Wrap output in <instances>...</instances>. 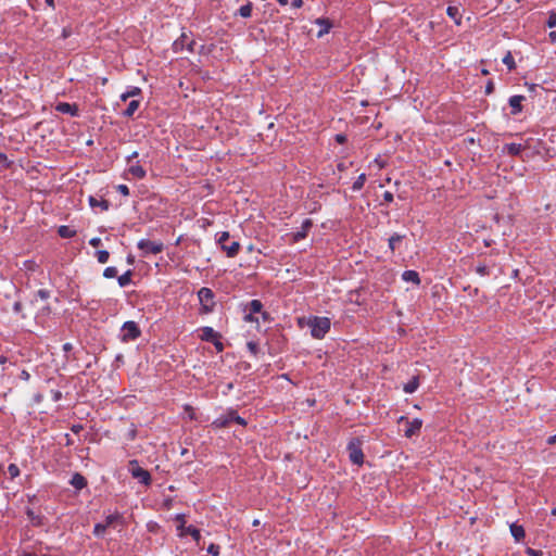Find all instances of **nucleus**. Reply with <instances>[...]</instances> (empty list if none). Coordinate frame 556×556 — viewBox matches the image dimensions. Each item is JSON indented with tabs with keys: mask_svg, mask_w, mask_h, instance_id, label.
I'll list each match as a JSON object with an SVG mask.
<instances>
[{
	"mask_svg": "<svg viewBox=\"0 0 556 556\" xmlns=\"http://www.w3.org/2000/svg\"><path fill=\"white\" fill-rule=\"evenodd\" d=\"M116 276H117L116 267L110 266V267H106L103 271V277H105V278H114Z\"/></svg>",
	"mask_w": 556,
	"mask_h": 556,
	"instance_id": "38",
	"label": "nucleus"
},
{
	"mask_svg": "<svg viewBox=\"0 0 556 556\" xmlns=\"http://www.w3.org/2000/svg\"><path fill=\"white\" fill-rule=\"evenodd\" d=\"M186 534H190L192 536V539L199 544L200 539H201V533H200L199 529H197L193 526H189L182 532H180L181 536H184Z\"/></svg>",
	"mask_w": 556,
	"mask_h": 556,
	"instance_id": "24",
	"label": "nucleus"
},
{
	"mask_svg": "<svg viewBox=\"0 0 556 556\" xmlns=\"http://www.w3.org/2000/svg\"><path fill=\"white\" fill-rule=\"evenodd\" d=\"M194 45V40H189L188 36L182 34L177 40L174 41L173 49L175 52L182 51L184 49L193 52Z\"/></svg>",
	"mask_w": 556,
	"mask_h": 556,
	"instance_id": "8",
	"label": "nucleus"
},
{
	"mask_svg": "<svg viewBox=\"0 0 556 556\" xmlns=\"http://www.w3.org/2000/svg\"><path fill=\"white\" fill-rule=\"evenodd\" d=\"M402 279L406 282H412L416 286L420 285L419 274L416 270H405L402 274Z\"/></svg>",
	"mask_w": 556,
	"mask_h": 556,
	"instance_id": "18",
	"label": "nucleus"
},
{
	"mask_svg": "<svg viewBox=\"0 0 556 556\" xmlns=\"http://www.w3.org/2000/svg\"><path fill=\"white\" fill-rule=\"evenodd\" d=\"M476 271L481 275V276H485V275H489L490 270H489V267L484 264H479L477 267H476Z\"/></svg>",
	"mask_w": 556,
	"mask_h": 556,
	"instance_id": "40",
	"label": "nucleus"
},
{
	"mask_svg": "<svg viewBox=\"0 0 556 556\" xmlns=\"http://www.w3.org/2000/svg\"><path fill=\"white\" fill-rule=\"evenodd\" d=\"M317 25L320 26V29L317 33V37L320 38L324 35L328 34L330 28L332 27V23L328 18L319 17L315 21Z\"/></svg>",
	"mask_w": 556,
	"mask_h": 556,
	"instance_id": "14",
	"label": "nucleus"
},
{
	"mask_svg": "<svg viewBox=\"0 0 556 556\" xmlns=\"http://www.w3.org/2000/svg\"><path fill=\"white\" fill-rule=\"evenodd\" d=\"M366 182V175L361 174L356 180L353 182L352 190L353 191H359Z\"/></svg>",
	"mask_w": 556,
	"mask_h": 556,
	"instance_id": "33",
	"label": "nucleus"
},
{
	"mask_svg": "<svg viewBox=\"0 0 556 556\" xmlns=\"http://www.w3.org/2000/svg\"><path fill=\"white\" fill-rule=\"evenodd\" d=\"M503 63L508 67L509 71H513L515 70L516 67V64H515V60H514V56L511 54L510 51H508L505 56L503 58Z\"/></svg>",
	"mask_w": 556,
	"mask_h": 556,
	"instance_id": "32",
	"label": "nucleus"
},
{
	"mask_svg": "<svg viewBox=\"0 0 556 556\" xmlns=\"http://www.w3.org/2000/svg\"><path fill=\"white\" fill-rule=\"evenodd\" d=\"M89 244L93 248H98L101 244V239L99 237L91 238Z\"/></svg>",
	"mask_w": 556,
	"mask_h": 556,
	"instance_id": "46",
	"label": "nucleus"
},
{
	"mask_svg": "<svg viewBox=\"0 0 556 556\" xmlns=\"http://www.w3.org/2000/svg\"><path fill=\"white\" fill-rule=\"evenodd\" d=\"M525 100L523 96H513L509 98V105L511 108V114L516 115L522 111L521 102Z\"/></svg>",
	"mask_w": 556,
	"mask_h": 556,
	"instance_id": "15",
	"label": "nucleus"
},
{
	"mask_svg": "<svg viewBox=\"0 0 556 556\" xmlns=\"http://www.w3.org/2000/svg\"><path fill=\"white\" fill-rule=\"evenodd\" d=\"M525 150V147L520 143H507L504 146V151H506L509 155H519Z\"/></svg>",
	"mask_w": 556,
	"mask_h": 556,
	"instance_id": "21",
	"label": "nucleus"
},
{
	"mask_svg": "<svg viewBox=\"0 0 556 556\" xmlns=\"http://www.w3.org/2000/svg\"><path fill=\"white\" fill-rule=\"evenodd\" d=\"M81 429H83V427H81L80 425L73 426V428H72V430H73L75 433H78Z\"/></svg>",
	"mask_w": 556,
	"mask_h": 556,
	"instance_id": "61",
	"label": "nucleus"
},
{
	"mask_svg": "<svg viewBox=\"0 0 556 556\" xmlns=\"http://www.w3.org/2000/svg\"><path fill=\"white\" fill-rule=\"evenodd\" d=\"M233 418H230V409H228L225 414L216 418L212 422V427L219 429V428H226L232 422Z\"/></svg>",
	"mask_w": 556,
	"mask_h": 556,
	"instance_id": "11",
	"label": "nucleus"
},
{
	"mask_svg": "<svg viewBox=\"0 0 556 556\" xmlns=\"http://www.w3.org/2000/svg\"><path fill=\"white\" fill-rule=\"evenodd\" d=\"M230 239V235L228 231H223L218 233L217 243L220 249L226 252L228 257H235L240 250V243L238 241L228 242Z\"/></svg>",
	"mask_w": 556,
	"mask_h": 556,
	"instance_id": "2",
	"label": "nucleus"
},
{
	"mask_svg": "<svg viewBox=\"0 0 556 556\" xmlns=\"http://www.w3.org/2000/svg\"><path fill=\"white\" fill-rule=\"evenodd\" d=\"M128 173L137 179H143L147 175L146 169L139 164V162H131L128 166Z\"/></svg>",
	"mask_w": 556,
	"mask_h": 556,
	"instance_id": "12",
	"label": "nucleus"
},
{
	"mask_svg": "<svg viewBox=\"0 0 556 556\" xmlns=\"http://www.w3.org/2000/svg\"><path fill=\"white\" fill-rule=\"evenodd\" d=\"M230 418H233L232 422H236L242 427L247 426V420L244 418L240 417L238 415L237 410H235V409H230Z\"/></svg>",
	"mask_w": 556,
	"mask_h": 556,
	"instance_id": "35",
	"label": "nucleus"
},
{
	"mask_svg": "<svg viewBox=\"0 0 556 556\" xmlns=\"http://www.w3.org/2000/svg\"><path fill=\"white\" fill-rule=\"evenodd\" d=\"M138 249L142 251L143 255L159 254L163 251L164 244L161 241H151L148 239H141L138 244Z\"/></svg>",
	"mask_w": 556,
	"mask_h": 556,
	"instance_id": "6",
	"label": "nucleus"
},
{
	"mask_svg": "<svg viewBox=\"0 0 556 556\" xmlns=\"http://www.w3.org/2000/svg\"><path fill=\"white\" fill-rule=\"evenodd\" d=\"M510 533L517 542H520L526 535L523 527L517 523L510 525Z\"/></svg>",
	"mask_w": 556,
	"mask_h": 556,
	"instance_id": "20",
	"label": "nucleus"
},
{
	"mask_svg": "<svg viewBox=\"0 0 556 556\" xmlns=\"http://www.w3.org/2000/svg\"><path fill=\"white\" fill-rule=\"evenodd\" d=\"M446 13L455 22L456 25H460L462 14L457 7H448Z\"/></svg>",
	"mask_w": 556,
	"mask_h": 556,
	"instance_id": "22",
	"label": "nucleus"
},
{
	"mask_svg": "<svg viewBox=\"0 0 556 556\" xmlns=\"http://www.w3.org/2000/svg\"><path fill=\"white\" fill-rule=\"evenodd\" d=\"M383 200H384V202H387V203H391V202L393 201V193H392V192H390V191H386V192L383 193Z\"/></svg>",
	"mask_w": 556,
	"mask_h": 556,
	"instance_id": "47",
	"label": "nucleus"
},
{
	"mask_svg": "<svg viewBox=\"0 0 556 556\" xmlns=\"http://www.w3.org/2000/svg\"><path fill=\"white\" fill-rule=\"evenodd\" d=\"M248 348L249 350L253 353V354H256L257 352V344L255 342H248Z\"/></svg>",
	"mask_w": 556,
	"mask_h": 556,
	"instance_id": "48",
	"label": "nucleus"
},
{
	"mask_svg": "<svg viewBox=\"0 0 556 556\" xmlns=\"http://www.w3.org/2000/svg\"><path fill=\"white\" fill-rule=\"evenodd\" d=\"M548 36L552 42H556V30L551 31Z\"/></svg>",
	"mask_w": 556,
	"mask_h": 556,
	"instance_id": "57",
	"label": "nucleus"
},
{
	"mask_svg": "<svg viewBox=\"0 0 556 556\" xmlns=\"http://www.w3.org/2000/svg\"><path fill=\"white\" fill-rule=\"evenodd\" d=\"M8 471L12 478H15L20 475V469L15 464H10L8 467Z\"/></svg>",
	"mask_w": 556,
	"mask_h": 556,
	"instance_id": "39",
	"label": "nucleus"
},
{
	"mask_svg": "<svg viewBox=\"0 0 556 556\" xmlns=\"http://www.w3.org/2000/svg\"><path fill=\"white\" fill-rule=\"evenodd\" d=\"M198 296L203 306L208 309L210 305H213L214 293L208 288H201L198 292Z\"/></svg>",
	"mask_w": 556,
	"mask_h": 556,
	"instance_id": "9",
	"label": "nucleus"
},
{
	"mask_svg": "<svg viewBox=\"0 0 556 556\" xmlns=\"http://www.w3.org/2000/svg\"><path fill=\"white\" fill-rule=\"evenodd\" d=\"M47 5H49L50 8L54 9L55 8V4H54V0H45Z\"/></svg>",
	"mask_w": 556,
	"mask_h": 556,
	"instance_id": "62",
	"label": "nucleus"
},
{
	"mask_svg": "<svg viewBox=\"0 0 556 556\" xmlns=\"http://www.w3.org/2000/svg\"><path fill=\"white\" fill-rule=\"evenodd\" d=\"M138 157V152L135 151L132 152L128 157H127V163L130 164L132 162L134 159Z\"/></svg>",
	"mask_w": 556,
	"mask_h": 556,
	"instance_id": "54",
	"label": "nucleus"
},
{
	"mask_svg": "<svg viewBox=\"0 0 556 556\" xmlns=\"http://www.w3.org/2000/svg\"><path fill=\"white\" fill-rule=\"evenodd\" d=\"M185 409H186V412H188V415H189L190 419H194V410H193V408L191 406L187 405L185 407Z\"/></svg>",
	"mask_w": 556,
	"mask_h": 556,
	"instance_id": "50",
	"label": "nucleus"
},
{
	"mask_svg": "<svg viewBox=\"0 0 556 556\" xmlns=\"http://www.w3.org/2000/svg\"><path fill=\"white\" fill-rule=\"evenodd\" d=\"M547 444H549V445L556 444V434L548 437Z\"/></svg>",
	"mask_w": 556,
	"mask_h": 556,
	"instance_id": "55",
	"label": "nucleus"
},
{
	"mask_svg": "<svg viewBox=\"0 0 556 556\" xmlns=\"http://www.w3.org/2000/svg\"><path fill=\"white\" fill-rule=\"evenodd\" d=\"M348 452L350 460L355 465L364 463V454L362 450V442L359 439H353L348 444Z\"/></svg>",
	"mask_w": 556,
	"mask_h": 556,
	"instance_id": "5",
	"label": "nucleus"
},
{
	"mask_svg": "<svg viewBox=\"0 0 556 556\" xmlns=\"http://www.w3.org/2000/svg\"><path fill=\"white\" fill-rule=\"evenodd\" d=\"M89 205L96 210L97 207H100L101 211H108L110 207V203L105 199H97L93 195H90L88 199Z\"/></svg>",
	"mask_w": 556,
	"mask_h": 556,
	"instance_id": "13",
	"label": "nucleus"
},
{
	"mask_svg": "<svg viewBox=\"0 0 556 556\" xmlns=\"http://www.w3.org/2000/svg\"><path fill=\"white\" fill-rule=\"evenodd\" d=\"M117 523H121L123 525L124 521H123V516L118 513H115V514H112V515H109L106 518H105V525L106 527H114L115 525Z\"/></svg>",
	"mask_w": 556,
	"mask_h": 556,
	"instance_id": "23",
	"label": "nucleus"
},
{
	"mask_svg": "<svg viewBox=\"0 0 556 556\" xmlns=\"http://www.w3.org/2000/svg\"><path fill=\"white\" fill-rule=\"evenodd\" d=\"M131 276H132V271L130 269L127 270L126 273H124L123 275L118 276L117 281H118L119 287L123 288V287L128 286L131 282Z\"/></svg>",
	"mask_w": 556,
	"mask_h": 556,
	"instance_id": "30",
	"label": "nucleus"
},
{
	"mask_svg": "<svg viewBox=\"0 0 556 556\" xmlns=\"http://www.w3.org/2000/svg\"><path fill=\"white\" fill-rule=\"evenodd\" d=\"M58 233L61 238L68 239L73 238L76 235V231L68 226H60L58 229Z\"/></svg>",
	"mask_w": 556,
	"mask_h": 556,
	"instance_id": "27",
	"label": "nucleus"
},
{
	"mask_svg": "<svg viewBox=\"0 0 556 556\" xmlns=\"http://www.w3.org/2000/svg\"><path fill=\"white\" fill-rule=\"evenodd\" d=\"M336 140L339 142V143H344L345 142V136L344 135H337L336 136Z\"/></svg>",
	"mask_w": 556,
	"mask_h": 556,
	"instance_id": "56",
	"label": "nucleus"
},
{
	"mask_svg": "<svg viewBox=\"0 0 556 556\" xmlns=\"http://www.w3.org/2000/svg\"><path fill=\"white\" fill-rule=\"evenodd\" d=\"M116 189L121 194L125 197L129 195V188L126 185H118Z\"/></svg>",
	"mask_w": 556,
	"mask_h": 556,
	"instance_id": "44",
	"label": "nucleus"
},
{
	"mask_svg": "<svg viewBox=\"0 0 556 556\" xmlns=\"http://www.w3.org/2000/svg\"><path fill=\"white\" fill-rule=\"evenodd\" d=\"M176 520L179 522V526L177 529L180 530V532H182L187 528V527H185V525H186L185 515H177Z\"/></svg>",
	"mask_w": 556,
	"mask_h": 556,
	"instance_id": "43",
	"label": "nucleus"
},
{
	"mask_svg": "<svg viewBox=\"0 0 556 556\" xmlns=\"http://www.w3.org/2000/svg\"><path fill=\"white\" fill-rule=\"evenodd\" d=\"M547 27L554 28L556 27V12H552L546 22Z\"/></svg>",
	"mask_w": 556,
	"mask_h": 556,
	"instance_id": "41",
	"label": "nucleus"
},
{
	"mask_svg": "<svg viewBox=\"0 0 556 556\" xmlns=\"http://www.w3.org/2000/svg\"><path fill=\"white\" fill-rule=\"evenodd\" d=\"M7 161V155L3 153H0V162Z\"/></svg>",
	"mask_w": 556,
	"mask_h": 556,
	"instance_id": "64",
	"label": "nucleus"
},
{
	"mask_svg": "<svg viewBox=\"0 0 556 556\" xmlns=\"http://www.w3.org/2000/svg\"><path fill=\"white\" fill-rule=\"evenodd\" d=\"M253 315H254V314H251V313L249 312V314H247V315H245L244 319H245L247 321H251V323H252V321H257V318H255Z\"/></svg>",
	"mask_w": 556,
	"mask_h": 556,
	"instance_id": "53",
	"label": "nucleus"
},
{
	"mask_svg": "<svg viewBox=\"0 0 556 556\" xmlns=\"http://www.w3.org/2000/svg\"><path fill=\"white\" fill-rule=\"evenodd\" d=\"M252 14V4L251 3H247L244 5H241L240 9H239V15L242 16V17H250Z\"/></svg>",
	"mask_w": 556,
	"mask_h": 556,
	"instance_id": "36",
	"label": "nucleus"
},
{
	"mask_svg": "<svg viewBox=\"0 0 556 556\" xmlns=\"http://www.w3.org/2000/svg\"><path fill=\"white\" fill-rule=\"evenodd\" d=\"M141 94V89L139 87H130L126 92L121 94V100L126 101L129 98H135Z\"/></svg>",
	"mask_w": 556,
	"mask_h": 556,
	"instance_id": "26",
	"label": "nucleus"
},
{
	"mask_svg": "<svg viewBox=\"0 0 556 556\" xmlns=\"http://www.w3.org/2000/svg\"><path fill=\"white\" fill-rule=\"evenodd\" d=\"M13 308H14V311H15V312H20V311H21V308H22V304H21L20 302H16V303L14 304Z\"/></svg>",
	"mask_w": 556,
	"mask_h": 556,
	"instance_id": "60",
	"label": "nucleus"
},
{
	"mask_svg": "<svg viewBox=\"0 0 556 556\" xmlns=\"http://www.w3.org/2000/svg\"><path fill=\"white\" fill-rule=\"evenodd\" d=\"M63 348L65 351H70L72 349V345L70 343H65Z\"/></svg>",
	"mask_w": 556,
	"mask_h": 556,
	"instance_id": "63",
	"label": "nucleus"
},
{
	"mask_svg": "<svg viewBox=\"0 0 556 556\" xmlns=\"http://www.w3.org/2000/svg\"><path fill=\"white\" fill-rule=\"evenodd\" d=\"M37 295H38L41 300H47V299L50 296V292H49L48 290L40 289V290H38Z\"/></svg>",
	"mask_w": 556,
	"mask_h": 556,
	"instance_id": "45",
	"label": "nucleus"
},
{
	"mask_svg": "<svg viewBox=\"0 0 556 556\" xmlns=\"http://www.w3.org/2000/svg\"><path fill=\"white\" fill-rule=\"evenodd\" d=\"M213 343L215 344V346L217 348L218 351L223 350V344L218 341V339L215 340Z\"/></svg>",
	"mask_w": 556,
	"mask_h": 556,
	"instance_id": "59",
	"label": "nucleus"
},
{
	"mask_svg": "<svg viewBox=\"0 0 556 556\" xmlns=\"http://www.w3.org/2000/svg\"><path fill=\"white\" fill-rule=\"evenodd\" d=\"M55 110L62 114H70L71 116L78 115V106L67 102H60L55 105Z\"/></svg>",
	"mask_w": 556,
	"mask_h": 556,
	"instance_id": "10",
	"label": "nucleus"
},
{
	"mask_svg": "<svg viewBox=\"0 0 556 556\" xmlns=\"http://www.w3.org/2000/svg\"><path fill=\"white\" fill-rule=\"evenodd\" d=\"M128 470L132 478L139 480L144 485L151 484V475L148 470L139 466L138 460L132 459L128 464Z\"/></svg>",
	"mask_w": 556,
	"mask_h": 556,
	"instance_id": "4",
	"label": "nucleus"
},
{
	"mask_svg": "<svg viewBox=\"0 0 556 556\" xmlns=\"http://www.w3.org/2000/svg\"><path fill=\"white\" fill-rule=\"evenodd\" d=\"M405 236L394 233L389 238V249L393 253L397 247V244L404 239Z\"/></svg>",
	"mask_w": 556,
	"mask_h": 556,
	"instance_id": "29",
	"label": "nucleus"
},
{
	"mask_svg": "<svg viewBox=\"0 0 556 556\" xmlns=\"http://www.w3.org/2000/svg\"><path fill=\"white\" fill-rule=\"evenodd\" d=\"M30 378V375L27 370H22L21 372V379L25 380V381H28Z\"/></svg>",
	"mask_w": 556,
	"mask_h": 556,
	"instance_id": "51",
	"label": "nucleus"
},
{
	"mask_svg": "<svg viewBox=\"0 0 556 556\" xmlns=\"http://www.w3.org/2000/svg\"><path fill=\"white\" fill-rule=\"evenodd\" d=\"M219 549H220L219 545L213 544V543L207 547V552L212 556H218L219 555Z\"/></svg>",
	"mask_w": 556,
	"mask_h": 556,
	"instance_id": "42",
	"label": "nucleus"
},
{
	"mask_svg": "<svg viewBox=\"0 0 556 556\" xmlns=\"http://www.w3.org/2000/svg\"><path fill=\"white\" fill-rule=\"evenodd\" d=\"M106 525L104 523H97L93 528V534L96 536H102L105 533Z\"/></svg>",
	"mask_w": 556,
	"mask_h": 556,
	"instance_id": "37",
	"label": "nucleus"
},
{
	"mask_svg": "<svg viewBox=\"0 0 556 556\" xmlns=\"http://www.w3.org/2000/svg\"><path fill=\"white\" fill-rule=\"evenodd\" d=\"M139 105H140L139 100H131L128 103L126 110L123 112V115L125 117H131L135 114V112L138 110Z\"/></svg>",
	"mask_w": 556,
	"mask_h": 556,
	"instance_id": "25",
	"label": "nucleus"
},
{
	"mask_svg": "<svg viewBox=\"0 0 556 556\" xmlns=\"http://www.w3.org/2000/svg\"><path fill=\"white\" fill-rule=\"evenodd\" d=\"M493 84L492 83H489L488 86H486V89H485V92L489 94L493 91Z\"/></svg>",
	"mask_w": 556,
	"mask_h": 556,
	"instance_id": "58",
	"label": "nucleus"
},
{
	"mask_svg": "<svg viewBox=\"0 0 556 556\" xmlns=\"http://www.w3.org/2000/svg\"><path fill=\"white\" fill-rule=\"evenodd\" d=\"M418 386H419L418 377H414L410 381H408L404 386L403 390H404L405 393L410 394V393H414L417 390Z\"/></svg>",
	"mask_w": 556,
	"mask_h": 556,
	"instance_id": "28",
	"label": "nucleus"
},
{
	"mask_svg": "<svg viewBox=\"0 0 556 556\" xmlns=\"http://www.w3.org/2000/svg\"><path fill=\"white\" fill-rule=\"evenodd\" d=\"M70 483L77 490H81L87 485L86 478L80 473L73 475Z\"/></svg>",
	"mask_w": 556,
	"mask_h": 556,
	"instance_id": "19",
	"label": "nucleus"
},
{
	"mask_svg": "<svg viewBox=\"0 0 556 556\" xmlns=\"http://www.w3.org/2000/svg\"><path fill=\"white\" fill-rule=\"evenodd\" d=\"M528 554L530 556H542V552L541 551H536V549H532V548H528Z\"/></svg>",
	"mask_w": 556,
	"mask_h": 556,
	"instance_id": "49",
	"label": "nucleus"
},
{
	"mask_svg": "<svg viewBox=\"0 0 556 556\" xmlns=\"http://www.w3.org/2000/svg\"><path fill=\"white\" fill-rule=\"evenodd\" d=\"M249 312L251 314H258L262 312V308H263V304L260 300H252L249 305Z\"/></svg>",
	"mask_w": 556,
	"mask_h": 556,
	"instance_id": "31",
	"label": "nucleus"
},
{
	"mask_svg": "<svg viewBox=\"0 0 556 556\" xmlns=\"http://www.w3.org/2000/svg\"><path fill=\"white\" fill-rule=\"evenodd\" d=\"M141 336V330L137 323L129 320L123 324L119 339L122 342L135 341Z\"/></svg>",
	"mask_w": 556,
	"mask_h": 556,
	"instance_id": "3",
	"label": "nucleus"
},
{
	"mask_svg": "<svg viewBox=\"0 0 556 556\" xmlns=\"http://www.w3.org/2000/svg\"><path fill=\"white\" fill-rule=\"evenodd\" d=\"M312 225L313 224H312L311 219H305L302 224V229L300 231H296L295 233H293V241L298 242V241L304 239L307 236V231L309 230Z\"/></svg>",
	"mask_w": 556,
	"mask_h": 556,
	"instance_id": "16",
	"label": "nucleus"
},
{
	"mask_svg": "<svg viewBox=\"0 0 556 556\" xmlns=\"http://www.w3.org/2000/svg\"><path fill=\"white\" fill-rule=\"evenodd\" d=\"M306 326L311 330L314 339H324L330 330V319L328 317L311 316L306 320Z\"/></svg>",
	"mask_w": 556,
	"mask_h": 556,
	"instance_id": "1",
	"label": "nucleus"
},
{
	"mask_svg": "<svg viewBox=\"0 0 556 556\" xmlns=\"http://www.w3.org/2000/svg\"><path fill=\"white\" fill-rule=\"evenodd\" d=\"M399 422H405L406 429L404 431V434L406 438H412L420 432V429L422 427V420L419 418H415L413 420L407 419L406 417L402 416L399 419Z\"/></svg>",
	"mask_w": 556,
	"mask_h": 556,
	"instance_id": "7",
	"label": "nucleus"
},
{
	"mask_svg": "<svg viewBox=\"0 0 556 556\" xmlns=\"http://www.w3.org/2000/svg\"><path fill=\"white\" fill-rule=\"evenodd\" d=\"M291 5L295 9H299L303 5V0H293Z\"/></svg>",
	"mask_w": 556,
	"mask_h": 556,
	"instance_id": "52",
	"label": "nucleus"
},
{
	"mask_svg": "<svg viewBox=\"0 0 556 556\" xmlns=\"http://www.w3.org/2000/svg\"><path fill=\"white\" fill-rule=\"evenodd\" d=\"M96 257L100 264H105L109 261L110 253L106 250H99L96 252Z\"/></svg>",
	"mask_w": 556,
	"mask_h": 556,
	"instance_id": "34",
	"label": "nucleus"
},
{
	"mask_svg": "<svg viewBox=\"0 0 556 556\" xmlns=\"http://www.w3.org/2000/svg\"><path fill=\"white\" fill-rule=\"evenodd\" d=\"M201 339L207 342H214L219 338L218 333L211 327H204L201 329Z\"/></svg>",
	"mask_w": 556,
	"mask_h": 556,
	"instance_id": "17",
	"label": "nucleus"
}]
</instances>
